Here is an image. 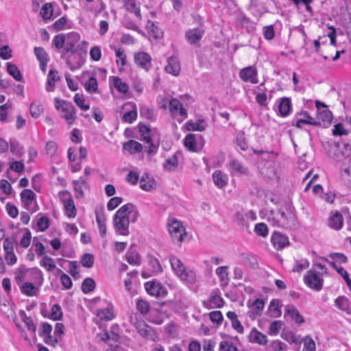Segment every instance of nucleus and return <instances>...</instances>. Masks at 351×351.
Instances as JSON below:
<instances>
[{
  "label": "nucleus",
  "mask_w": 351,
  "mask_h": 351,
  "mask_svg": "<svg viewBox=\"0 0 351 351\" xmlns=\"http://www.w3.org/2000/svg\"><path fill=\"white\" fill-rule=\"evenodd\" d=\"M81 288L82 291L84 293H88L95 289V282L93 279L90 278H86L82 282Z\"/></svg>",
  "instance_id": "45"
},
{
  "label": "nucleus",
  "mask_w": 351,
  "mask_h": 351,
  "mask_svg": "<svg viewBox=\"0 0 351 351\" xmlns=\"http://www.w3.org/2000/svg\"><path fill=\"white\" fill-rule=\"evenodd\" d=\"M142 148L141 144L134 140H130L123 144V149L131 154L141 152Z\"/></svg>",
  "instance_id": "31"
},
{
  "label": "nucleus",
  "mask_w": 351,
  "mask_h": 351,
  "mask_svg": "<svg viewBox=\"0 0 351 351\" xmlns=\"http://www.w3.org/2000/svg\"><path fill=\"white\" fill-rule=\"evenodd\" d=\"M304 283L311 289L319 291L323 287V279L318 272L308 270L304 276Z\"/></svg>",
  "instance_id": "9"
},
{
  "label": "nucleus",
  "mask_w": 351,
  "mask_h": 351,
  "mask_svg": "<svg viewBox=\"0 0 351 351\" xmlns=\"http://www.w3.org/2000/svg\"><path fill=\"white\" fill-rule=\"evenodd\" d=\"M38 288L31 282H25L21 287V291L27 296H35L38 295Z\"/></svg>",
  "instance_id": "33"
},
{
  "label": "nucleus",
  "mask_w": 351,
  "mask_h": 351,
  "mask_svg": "<svg viewBox=\"0 0 351 351\" xmlns=\"http://www.w3.org/2000/svg\"><path fill=\"white\" fill-rule=\"evenodd\" d=\"M145 287L147 293L153 296L160 297L165 294L163 287L155 282H147L145 283Z\"/></svg>",
  "instance_id": "21"
},
{
  "label": "nucleus",
  "mask_w": 351,
  "mask_h": 351,
  "mask_svg": "<svg viewBox=\"0 0 351 351\" xmlns=\"http://www.w3.org/2000/svg\"><path fill=\"white\" fill-rule=\"evenodd\" d=\"M55 107L57 110H61L62 112L69 111L72 110V104L66 102L64 100L55 99Z\"/></svg>",
  "instance_id": "47"
},
{
  "label": "nucleus",
  "mask_w": 351,
  "mask_h": 351,
  "mask_svg": "<svg viewBox=\"0 0 351 351\" xmlns=\"http://www.w3.org/2000/svg\"><path fill=\"white\" fill-rule=\"evenodd\" d=\"M185 125L189 131L202 132L204 131L207 127V124L204 119H198L195 122L189 121L186 123Z\"/></svg>",
  "instance_id": "26"
},
{
  "label": "nucleus",
  "mask_w": 351,
  "mask_h": 351,
  "mask_svg": "<svg viewBox=\"0 0 351 351\" xmlns=\"http://www.w3.org/2000/svg\"><path fill=\"white\" fill-rule=\"evenodd\" d=\"M280 301L277 299H273L269 305L268 312L270 316L273 317H279L281 315Z\"/></svg>",
  "instance_id": "29"
},
{
  "label": "nucleus",
  "mask_w": 351,
  "mask_h": 351,
  "mask_svg": "<svg viewBox=\"0 0 351 351\" xmlns=\"http://www.w3.org/2000/svg\"><path fill=\"white\" fill-rule=\"evenodd\" d=\"M34 53L40 62H48L47 54L42 47H36Z\"/></svg>",
  "instance_id": "59"
},
{
  "label": "nucleus",
  "mask_w": 351,
  "mask_h": 351,
  "mask_svg": "<svg viewBox=\"0 0 351 351\" xmlns=\"http://www.w3.org/2000/svg\"><path fill=\"white\" fill-rule=\"evenodd\" d=\"M74 101L77 106H79L83 110H88L90 108V106L88 104H84V99L82 95H80L79 93H77L74 96Z\"/></svg>",
  "instance_id": "60"
},
{
  "label": "nucleus",
  "mask_w": 351,
  "mask_h": 351,
  "mask_svg": "<svg viewBox=\"0 0 351 351\" xmlns=\"http://www.w3.org/2000/svg\"><path fill=\"white\" fill-rule=\"evenodd\" d=\"M332 266L336 269V271L342 276L346 280L348 286H351V280L349 278L348 273L342 267H338L335 263H331Z\"/></svg>",
  "instance_id": "54"
},
{
  "label": "nucleus",
  "mask_w": 351,
  "mask_h": 351,
  "mask_svg": "<svg viewBox=\"0 0 351 351\" xmlns=\"http://www.w3.org/2000/svg\"><path fill=\"white\" fill-rule=\"evenodd\" d=\"M213 180L216 186L222 188L228 183V176L221 171H216L213 173Z\"/></svg>",
  "instance_id": "27"
},
{
  "label": "nucleus",
  "mask_w": 351,
  "mask_h": 351,
  "mask_svg": "<svg viewBox=\"0 0 351 351\" xmlns=\"http://www.w3.org/2000/svg\"><path fill=\"white\" fill-rule=\"evenodd\" d=\"M178 165V159L176 155L167 158L164 163V168L167 170H174Z\"/></svg>",
  "instance_id": "55"
},
{
  "label": "nucleus",
  "mask_w": 351,
  "mask_h": 351,
  "mask_svg": "<svg viewBox=\"0 0 351 351\" xmlns=\"http://www.w3.org/2000/svg\"><path fill=\"white\" fill-rule=\"evenodd\" d=\"M318 121H322L324 123L329 124L332 119V113L330 110L324 109L318 112L317 114Z\"/></svg>",
  "instance_id": "44"
},
{
  "label": "nucleus",
  "mask_w": 351,
  "mask_h": 351,
  "mask_svg": "<svg viewBox=\"0 0 351 351\" xmlns=\"http://www.w3.org/2000/svg\"><path fill=\"white\" fill-rule=\"evenodd\" d=\"M9 169L18 173H21L24 171L25 166L22 161H14L10 164Z\"/></svg>",
  "instance_id": "62"
},
{
  "label": "nucleus",
  "mask_w": 351,
  "mask_h": 351,
  "mask_svg": "<svg viewBox=\"0 0 351 351\" xmlns=\"http://www.w3.org/2000/svg\"><path fill=\"white\" fill-rule=\"evenodd\" d=\"M37 226L40 231H45L49 226V219L45 216L41 217L37 221Z\"/></svg>",
  "instance_id": "64"
},
{
  "label": "nucleus",
  "mask_w": 351,
  "mask_h": 351,
  "mask_svg": "<svg viewBox=\"0 0 351 351\" xmlns=\"http://www.w3.org/2000/svg\"><path fill=\"white\" fill-rule=\"evenodd\" d=\"M167 73L178 76L180 72V64L176 57L171 56L167 59V64L165 67Z\"/></svg>",
  "instance_id": "19"
},
{
  "label": "nucleus",
  "mask_w": 351,
  "mask_h": 351,
  "mask_svg": "<svg viewBox=\"0 0 351 351\" xmlns=\"http://www.w3.org/2000/svg\"><path fill=\"white\" fill-rule=\"evenodd\" d=\"M336 306L341 311H345L348 314L350 313L349 308V302L345 296H339L335 301Z\"/></svg>",
  "instance_id": "37"
},
{
  "label": "nucleus",
  "mask_w": 351,
  "mask_h": 351,
  "mask_svg": "<svg viewBox=\"0 0 351 351\" xmlns=\"http://www.w3.org/2000/svg\"><path fill=\"white\" fill-rule=\"evenodd\" d=\"M137 112L136 110H132L125 112L123 116V120L125 122L131 123L136 119Z\"/></svg>",
  "instance_id": "63"
},
{
  "label": "nucleus",
  "mask_w": 351,
  "mask_h": 351,
  "mask_svg": "<svg viewBox=\"0 0 351 351\" xmlns=\"http://www.w3.org/2000/svg\"><path fill=\"white\" fill-rule=\"evenodd\" d=\"M269 351H287V346L280 340L272 341L269 347Z\"/></svg>",
  "instance_id": "46"
},
{
  "label": "nucleus",
  "mask_w": 351,
  "mask_h": 351,
  "mask_svg": "<svg viewBox=\"0 0 351 351\" xmlns=\"http://www.w3.org/2000/svg\"><path fill=\"white\" fill-rule=\"evenodd\" d=\"M59 194L64 205L65 215L69 218H75L77 215V209L71 193L67 191H63Z\"/></svg>",
  "instance_id": "8"
},
{
  "label": "nucleus",
  "mask_w": 351,
  "mask_h": 351,
  "mask_svg": "<svg viewBox=\"0 0 351 351\" xmlns=\"http://www.w3.org/2000/svg\"><path fill=\"white\" fill-rule=\"evenodd\" d=\"M219 351H238L231 339H224L219 344Z\"/></svg>",
  "instance_id": "36"
},
{
  "label": "nucleus",
  "mask_w": 351,
  "mask_h": 351,
  "mask_svg": "<svg viewBox=\"0 0 351 351\" xmlns=\"http://www.w3.org/2000/svg\"><path fill=\"white\" fill-rule=\"evenodd\" d=\"M227 317L230 320L232 326L234 329H243L239 321L237 314L234 312L229 311L227 313Z\"/></svg>",
  "instance_id": "50"
},
{
  "label": "nucleus",
  "mask_w": 351,
  "mask_h": 351,
  "mask_svg": "<svg viewBox=\"0 0 351 351\" xmlns=\"http://www.w3.org/2000/svg\"><path fill=\"white\" fill-rule=\"evenodd\" d=\"M113 84L115 88L122 93H126L128 91V85L123 82L122 80L119 77H114L113 78Z\"/></svg>",
  "instance_id": "43"
},
{
  "label": "nucleus",
  "mask_w": 351,
  "mask_h": 351,
  "mask_svg": "<svg viewBox=\"0 0 351 351\" xmlns=\"http://www.w3.org/2000/svg\"><path fill=\"white\" fill-rule=\"evenodd\" d=\"M154 180L153 178H149L147 174L142 176L140 180V187L144 191H149L154 188Z\"/></svg>",
  "instance_id": "32"
},
{
  "label": "nucleus",
  "mask_w": 351,
  "mask_h": 351,
  "mask_svg": "<svg viewBox=\"0 0 351 351\" xmlns=\"http://www.w3.org/2000/svg\"><path fill=\"white\" fill-rule=\"evenodd\" d=\"M7 71L16 81L21 82L22 80L23 77L21 71L15 64L8 62L7 64Z\"/></svg>",
  "instance_id": "39"
},
{
  "label": "nucleus",
  "mask_w": 351,
  "mask_h": 351,
  "mask_svg": "<svg viewBox=\"0 0 351 351\" xmlns=\"http://www.w3.org/2000/svg\"><path fill=\"white\" fill-rule=\"evenodd\" d=\"M285 317L288 319L294 321L296 324H300L304 322L303 317L300 315L297 308L293 306H287L285 310Z\"/></svg>",
  "instance_id": "18"
},
{
  "label": "nucleus",
  "mask_w": 351,
  "mask_h": 351,
  "mask_svg": "<svg viewBox=\"0 0 351 351\" xmlns=\"http://www.w3.org/2000/svg\"><path fill=\"white\" fill-rule=\"evenodd\" d=\"M29 111L31 116L34 119H37L43 114V108L40 102L35 101L30 104Z\"/></svg>",
  "instance_id": "41"
},
{
  "label": "nucleus",
  "mask_w": 351,
  "mask_h": 351,
  "mask_svg": "<svg viewBox=\"0 0 351 351\" xmlns=\"http://www.w3.org/2000/svg\"><path fill=\"white\" fill-rule=\"evenodd\" d=\"M248 339L250 342L260 345H265L267 342V336L258 330H251Z\"/></svg>",
  "instance_id": "25"
},
{
  "label": "nucleus",
  "mask_w": 351,
  "mask_h": 351,
  "mask_svg": "<svg viewBox=\"0 0 351 351\" xmlns=\"http://www.w3.org/2000/svg\"><path fill=\"white\" fill-rule=\"evenodd\" d=\"M204 34V29L200 27L190 29L185 33V38L191 45L198 43Z\"/></svg>",
  "instance_id": "14"
},
{
  "label": "nucleus",
  "mask_w": 351,
  "mask_h": 351,
  "mask_svg": "<svg viewBox=\"0 0 351 351\" xmlns=\"http://www.w3.org/2000/svg\"><path fill=\"white\" fill-rule=\"evenodd\" d=\"M66 40L65 42L64 51L66 53H71V55L66 58V64L71 70L73 71L81 66L80 62L73 63L71 61V58L74 56V53L76 52L75 46L79 42L80 36L76 32H71L66 36Z\"/></svg>",
  "instance_id": "4"
},
{
  "label": "nucleus",
  "mask_w": 351,
  "mask_h": 351,
  "mask_svg": "<svg viewBox=\"0 0 351 351\" xmlns=\"http://www.w3.org/2000/svg\"><path fill=\"white\" fill-rule=\"evenodd\" d=\"M60 80L58 73L56 70L51 69L47 76V83L46 90L48 92L52 91V88L55 86L56 82Z\"/></svg>",
  "instance_id": "30"
},
{
  "label": "nucleus",
  "mask_w": 351,
  "mask_h": 351,
  "mask_svg": "<svg viewBox=\"0 0 351 351\" xmlns=\"http://www.w3.org/2000/svg\"><path fill=\"white\" fill-rule=\"evenodd\" d=\"M271 243L276 250H282L289 244L287 237L280 232H274L271 239Z\"/></svg>",
  "instance_id": "20"
},
{
  "label": "nucleus",
  "mask_w": 351,
  "mask_h": 351,
  "mask_svg": "<svg viewBox=\"0 0 351 351\" xmlns=\"http://www.w3.org/2000/svg\"><path fill=\"white\" fill-rule=\"evenodd\" d=\"M94 261V256L91 254L86 253L82 257L80 263L83 267L90 268L93 266Z\"/></svg>",
  "instance_id": "49"
},
{
  "label": "nucleus",
  "mask_w": 351,
  "mask_h": 351,
  "mask_svg": "<svg viewBox=\"0 0 351 351\" xmlns=\"http://www.w3.org/2000/svg\"><path fill=\"white\" fill-rule=\"evenodd\" d=\"M146 27L147 29L152 33L155 38H158L161 36L162 32L154 22L149 21Z\"/></svg>",
  "instance_id": "53"
},
{
  "label": "nucleus",
  "mask_w": 351,
  "mask_h": 351,
  "mask_svg": "<svg viewBox=\"0 0 351 351\" xmlns=\"http://www.w3.org/2000/svg\"><path fill=\"white\" fill-rule=\"evenodd\" d=\"M230 166L231 169L234 171L235 172L245 174L247 173V168L244 167L242 164L239 162L237 160H232L230 163Z\"/></svg>",
  "instance_id": "51"
},
{
  "label": "nucleus",
  "mask_w": 351,
  "mask_h": 351,
  "mask_svg": "<svg viewBox=\"0 0 351 351\" xmlns=\"http://www.w3.org/2000/svg\"><path fill=\"white\" fill-rule=\"evenodd\" d=\"M134 206L132 203H128L122 206L113 217V226L117 234L128 236L130 234L129 215L134 210Z\"/></svg>",
  "instance_id": "2"
},
{
  "label": "nucleus",
  "mask_w": 351,
  "mask_h": 351,
  "mask_svg": "<svg viewBox=\"0 0 351 351\" xmlns=\"http://www.w3.org/2000/svg\"><path fill=\"white\" fill-rule=\"evenodd\" d=\"M62 316V308L60 305L54 304L51 308L50 317L53 320H58Z\"/></svg>",
  "instance_id": "57"
},
{
  "label": "nucleus",
  "mask_w": 351,
  "mask_h": 351,
  "mask_svg": "<svg viewBox=\"0 0 351 351\" xmlns=\"http://www.w3.org/2000/svg\"><path fill=\"white\" fill-rule=\"evenodd\" d=\"M97 338L99 341H104L110 346L106 351H117V343H119V335L113 330H102L97 335Z\"/></svg>",
  "instance_id": "7"
},
{
  "label": "nucleus",
  "mask_w": 351,
  "mask_h": 351,
  "mask_svg": "<svg viewBox=\"0 0 351 351\" xmlns=\"http://www.w3.org/2000/svg\"><path fill=\"white\" fill-rule=\"evenodd\" d=\"M269 219L274 221L278 226L287 229L295 228L298 224L295 210L291 205L271 210Z\"/></svg>",
  "instance_id": "1"
},
{
  "label": "nucleus",
  "mask_w": 351,
  "mask_h": 351,
  "mask_svg": "<svg viewBox=\"0 0 351 351\" xmlns=\"http://www.w3.org/2000/svg\"><path fill=\"white\" fill-rule=\"evenodd\" d=\"M97 315L100 319L104 320H111L113 318V311L112 308L107 307L106 308H101L97 310Z\"/></svg>",
  "instance_id": "42"
},
{
  "label": "nucleus",
  "mask_w": 351,
  "mask_h": 351,
  "mask_svg": "<svg viewBox=\"0 0 351 351\" xmlns=\"http://www.w3.org/2000/svg\"><path fill=\"white\" fill-rule=\"evenodd\" d=\"M280 336L289 343L296 346L302 345L301 351H315L316 343L312 337L309 335L301 336L296 330H282Z\"/></svg>",
  "instance_id": "3"
},
{
  "label": "nucleus",
  "mask_w": 351,
  "mask_h": 351,
  "mask_svg": "<svg viewBox=\"0 0 351 351\" xmlns=\"http://www.w3.org/2000/svg\"><path fill=\"white\" fill-rule=\"evenodd\" d=\"M170 263L172 269L176 272V275L182 280H186L189 282H194L195 276L193 272L186 271L185 267L181 261L176 256L170 257Z\"/></svg>",
  "instance_id": "5"
},
{
  "label": "nucleus",
  "mask_w": 351,
  "mask_h": 351,
  "mask_svg": "<svg viewBox=\"0 0 351 351\" xmlns=\"http://www.w3.org/2000/svg\"><path fill=\"white\" fill-rule=\"evenodd\" d=\"M125 7L128 12H133L138 19H141L140 8L136 5L134 0H126Z\"/></svg>",
  "instance_id": "35"
},
{
  "label": "nucleus",
  "mask_w": 351,
  "mask_h": 351,
  "mask_svg": "<svg viewBox=\"0 0 351 351\" xmlns=\"http://www.w3.org/2000/svg\"><path fill=\"white\" fill-rule=\"evenodd\" d=\"M20 196L22 202L27 209L36 197L35 193L30 189H23L21 191Z\"/></svg>",
  "instance_id": "28"
},
{
  "label": "nucleus",
  "mask_w": 351,
  "mask_h": 351,
  "mask_svg": "<svg viewBox=\"0 0 351 351\" xmlns=\"http://www.w3.org/2000/svg\"><path fill=\"white\" fill-rule=\"evenodd\" d=\"M96 221L98 225L99 234L104 237L106 234V215L103 209L95 210Z\"/></svg>",
  "instance_id": "22"
},
{
  "label": "nucleus",
  "mask_w": 351,
  "mask_h": 351,
  "mask_svg": "<svg viewBox=\"0 0 351 351\" xmlns=\"http://www.w3.org/2000/svg\"><path fill=\"white\" fill-rule=\"evenodd\" d=\"M123 202V198L120 197H112L107 204V208L109 210H112L118 207Z\"/></svg>",
  "instance_id": "61"
},
{
  "label": "nucleus",
  "mask_w": 351,
  "mask_h": 351,
  "mask_svg": "<svg viewBox=\"0 0 351 351\" xmlns=\"http://www.w3.org/2000/svg\"><path fill=\"white\" fill-rule=\"evenodd\" d=\"M169 110L173 115L176 116L178 114L184 119L188 116L186 110L177 98H172L169 100Z\"/></svg>",
  "instance_id": "13"
},
{
  "label": "nucleus",
  "mask_w": 351,
  "mask_h": 351,
  "mask_svg": "<svg viewBox=\"0 0 351 351\" xmlns=\"http://www.w3.org/2000/svg\"><path fill=\"white\" fill-rule=\"evenodd\" d=\"M228 266H221L217 268L216 274L219 277L223 285H227L228 284Z\"/></svg>",
  "instance_id": "34"
},
{
  "label": "nucleus",
  "mask_w": 351,
  "mask_h": 351,
  "mask_svg": "<svg viewBox=\"0 0 351 351\" xmlns=\"http://www.w3.org/2000/svg\"><path fill=\"white\" fill-rule=\"evenodd\" d=\"M254 232L257 235L265 237L268 234V228L264 223H259L256 224Z\"/></svg>",
  "instance_id": "56"
},
{
  "label": "nucleus",
  "mask_w": 351,
  "mask_h": 351,
  "mask_svg": "<svg viewBox=\"0 0 351 351\" xmlns=\"http://www.w3.org/2000/svg\"><path fill=\"white\" fill-rule=\"evenodd\" d=\"M249 308L247 315L251 319L254 320L260 317L265 306V302L262 299H256L253 302L250 300L247 302Z\"/></svg>",
  "instance_id": "11"
},
{
  "label": "nucleus",
  "mask_w": 351,
  "mask_h": 351,
  "mask_svg": "<svg viewBox=\"0 0 351 351\" xmlns=\"http://www.w3.org/2000/svg\"><path fill=\"white\" fill-rule=\"evenodd\" d=\"M3 249L5 252V260L8 265H14L16 262V256L14 254V243L8 239L3 241Z\"/></svg>",
  "instance_id": "15"
},
{
  "label": "nucleus",
  "mask_w": 351,
  "mask_h": 351,
  "mask_svg": "<svg viewBox=\"0 0 351 351\" xmlns=\"http://www.w3.org/2000/svg\"><path fill=\"white\" fill-rule=\"evenodd\" d=\"M83 78H87V81L84 83L85 90L89 93L97 92L98 88V83L96 77L90 76L88 73H84Z\"/></svg>",
  "instance_id": "23"
},
{
  "label": "nucleus",
  "mask_w": 351,
  "mask_h": 351,
  "mask_svg": "<svg viewBox=\"0 0 351 351\" xmlns=\"http://www.w3.org/2000/svg\"><path fill=\"white\" fill-rule=\"evenodd\" d=\"M184 146L186 148L191 152L196 151V140L195 134H189L184 138Z\"/></svg>",
  "instance_id": "40"
},
{
  "label": "nucleus",
  "mask_w": 351,
  "mask_h": 351,
  "mask_svg": "<svg viewBox=\"0 0 351 351\" xmlns=\"http://www.w3.org/2000/svg\"><path fill=\"white\" fill-rule=\"evenodd\" d=\"M64 335V330H39V336L49 345L55 346L60 341Z\"/></svg>",
  "instance_id": "10"
},
{
  "label": "nucleus",
  "mask_w": 351,
  "mask_h": 351,
  "mask_svg": "<svg viewBox=\"0 0 351 351\" xmlns=\"http://www.w3.org/2000/svg\"><path fill=\"white\" fill-rule=\"evenodd\" d=\"M151 61V56L145 52H138L134 55L136 64L145 70H148L150 68Z\"/></svg>",
  "instance_id": "16"
},
{
  "label": "nucleus",
  "mask_w": 351,
  "mask_h": 351,
  "mask_svg": "<svg viewBox=\"0 0 351 351\" xmlns=\"http://www.w3.org/2000/svg\"><path fill=\"white\" fill-rule=\"evenodd\" d=\"M240 78L245 82L257 84L258 82L257 77V70L253 66H247L241 69L239 72Z\"/></svg>",
  "instance_id": "12"
},
{
  "label": "nucleus",
  "mask_w": 351,
  "mask_h": 351,
  "mask_svg": "<svg viewBox=\"0 0 351 351\" xmlns=\"http://www.w3.org/2000/svg\"><path fill=\"white\" fill-rule=\"evenodd\" d=\"M73 185V189L75 193V197L77 199H82L84 196L83 189H88L89 185L86 180L82 177H80L77 180H73L72 182Z\"/></svg>",
  "instance_id": "17"
},
{
  "label": "nucleus",
  "mask_w": 351,
  "mask_h": 351,
  "mask_svg": "<svg viewBox=\"0 0 351 351\" xmlns=\"http://www.w3.org/2000/svg\"><path fill=\"white\" fill-rule=\"evenodd\" d=\"M328 226L335 230H340L343 226V216L339 212L331 214L328 219Z\"/></svg>",
  "instance_id": "24"
},
{
  "label": "nucleus",
  "mask_w": 351,
  "mask_h": 351,
  "mask_svg": "<svg viewBox=\"0 0 351 351\" xmlns=\"http://www.w3.org/2000/svg\"><path fill=\"white\" fill-rule=\"evenodd\" d=\"M168 230L173 242H182L184 237L186 235L185 228L177 219H172L168 223Z\"/></svg>",
  "instance_id": "6"
},
{
  "label": "nucleus",
  "mask_w": 351,
  "mask_h": 351,
  "mask_svg": "<svg viewBox=\"0 0 351 351\" xmlns=\"http://www.w3.org/2000/svg\"><path fill=\"white\" fill-rule=\"evenodd\" d=\"M66 40V36L64 34H58L53 39V43L54 46L58 49L64 48L65 42Z\"/></svg>",
  "instance_id": "58"
},
{
  "label": "nucleus",
  "mask_w": 351,
  "mask_h": 351,
  "mask_svg": "<svg viewBox=\"0 0 351 351\" xmlns=\"http://www.w3.org/2000/svg\"><path fill=\"white\" fill-rule=\"evenodd\" d=\"M40 264L49 271H52L56 267L53 258L48 256H45L41 260Z\"/></svg>",
  "instance_id": "48"
},
{
  "label": "nucleus",
  "mask_w": 351,
  "mask_h": 351,
  "mask_svg": "<svg viewBox=\"0 0 351 351\" xmlns=\"http://www.w3.org/2000/svg\"><path fill=\"white\" fill-rule=\"evenodd\" d=\"M278 109L280 114L282 117L287 116L289 113L291 109V101L287 97L282 98L278 105Z\"/></svg>",
  "instance_id": "38"
},
{
  "label": "nucleus",
  "mask_w": 351,
  "mask_h": 351,
  "mask_svg": "<svg viewBox=\"0 0 351 351\" xmlns=\"http://www.w3.org/2000/svg\"><path fill=\"white\" fill-rule=\"evenodd\" d=\"M40 15L45 20L51 19L53 14L52 5L51 3H45L41 8Z\"/></svg>",
  "instance_id": "52"
}]
</instances>
